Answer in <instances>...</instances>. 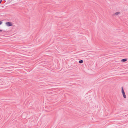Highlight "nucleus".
I'll return each mask as SVG.
<instances>
[{"instance_id": "1", "label": "nucleus", "mask_w": 128, "mask_h": 128, "mask_svg": "<svg viewBox=\"0 0 128 128\" xmlns=\"http://www.w3.org/2000/svg\"><path fill=\"white\" fill-rule=\"evenodd\" d=\"M6 24L7 26H12V22H6Z\"/></svg>"}, {"instance_id": "2", "label": "nucleus", "mask_w": 128, "mask_h": 128, "mask_svg": "<svg viewBox=\"0 0 128 128\" xmlns=\"http://www.w3.org/2000/svg\"><path fill=\"white\" fill-rule=\"evenodd\" d=\"M127 60V59L126 58H124L122 59L121 60V61L122 62H125Z\"/></svg>"}, {"instance_id": "3", "label": "nucleus", "mask_w": 128, "mask_h": 128, "mask_svg": "<svg viewBox=\"0 0 128 128\" xmlns=\"http://www.w3.org/2000/svg\"><path fill=\"white\" fill-rule=\"evenodd\" d=\"M122 94L124 98H126V95H125V93H122Z\"/></svg>"}, {"instance_id": "4", "label": "nucleus", "mask_w": 128, "mask_h": 128, "mask_svg": "<svg viewBox=\"0 0 128 128\" xmlns=\"http://www.w3.org/2000/svg\"><path fill=\"white\" fill-rule=\"evenodd\" d=\"M122 94L125 93L124 91V90L123 87H122Z\"/></svg>"}, {"instance_id": "5", "label": "nucleus", "mask_w": 128, "mask_h": 128, "mask_svg": "<svg viewBox=\"0 0 128 128\" xmlns=\"http://www.w3.org/2000/svg\"><path fill=\"white\" fill-rule=\"evenodd\" d=\"M120 13V12H116V13H115L114 14L116 15H118Z\"/></svg>"}, {"instance_id": "6", "label": "nucleus", "mask_w": 128, "mask_h": 128, "mask_svg": "<svg viewBox=\"0 0 128 128\" xmlns=\"http://www.w3.org/2000/svg\"><path fill=\"white\" fill-rule=\"evenodd\" d=\"M79 62L80 64L82 63L83 62V61L82 60H80L79 61Z\"/></svg>"}, {"instance_id": "7", "label": "nucleus", "mask_w": 128, "mask_h": 128, "mask_svg": "<svg viewBox=\"0 0 128 128\" xmlns=\"http://www.w3.org/2000/svg\"><path fill=\"white\" fill-rule=\"evenodd\" d=\"M2 21H0V25L2 24Z\"/></svg>"}, {"instance_id": "8", "label": "nucleus", "mask_w": 128, "mask_h": 128, "mask_svg": "<svg viewBox=\"0 0 128 128\" xmlns=\"http://www.w3.org/2000/svg\"><path fill=\"white\" fill-rule=\"evenodd\" d=\"M2 0H0V4L1 3V2H2Z\"/></svg>"}, {"instance_id": "9", "label": "nucleus", "mask_w": 128, "mask_h": 128, "mask_svg": "<svg viewBox=\"0 0 128 128\" xmlns=\"http://www.w3.org/2000/svg\"><path fill=\"white\" fill-rule=\"evenodd\" d=\"M2 30H0V32H2Z\"/></svg>"}]
</instances>
